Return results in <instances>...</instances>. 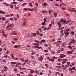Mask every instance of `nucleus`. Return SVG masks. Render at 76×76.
Returning <instances> with one entry per match:
<instances>
[{
	"label": "nucleus",
	"mask_w": 76,
	"mask_h": 76,
	"mask_svg": "<svg viewBox=\"0 0 76 76\" xmlns=\"http://www.w3.org/2000/svg\"><path fill=\"white\" fill-rule=\"evenodd\" d=\"M69 29H66V32L65 31H64V33L65 35V36L67 37V36H68L69 35V33L68 31H69Z\"/></svg>",
	"instance_id": "obj_1"
},
{
	"label": "nucleus",
	"mask_w": 76,
	"mask_h": 76,
	"mask_svg": "<svg viewBox=\"0 0 76 76\" xmlns=\"http://www.w3.org/2000/svg\"><path fill=\"white\" fill-rule=\"evenodd\" d=\"M60 56H61L60 57V58H63L65 57H66V56L65 55L63 54H61Z\"/></svg>",
	"instance_id": "obj_2"
},
{
	"label": "nucleus",
	"mask_w": 76,
	"mask_h": 76,
	"mask_svg": "<svg viewBox=\"0 0 76 76\" xmlns=\"http://www.w3.org/2000/svg\"><path fill=\"white\" fill-rule=\"evenodd\" d=\"M42 4L43 5V6L44 7H46L47 6V3L45 2L44 3H42Z\"/></svg>",
	"instance_id": "obj_3"
},
{
	"label": "nucleus",
	"mask_w": 76,
	"mask_h": 76,
	"mask_svg": "<svg viewBox=\"0 0 76 76\" xmlns=\"http://www.w3.org/2000/svg\"><path fill=\"white\" fill-rule=\"evenodd\" d=\"M72 51H67V54H72Z\"/></svg>",
	"instance_id": "obj_4"
},
{
	"label": "nucleus",
	"mask_w": 76,
	"mask_h": 76,
	"mask_svg": "<svg viewBox=\"0 0 76 76\" xmlns=\"http://www.w3.org/2000/svg\"><path fill=\"white\" fill-rule=\"evenodd\" d=\"M23 26H26V21H25V22H24L23 24Z\"/></svg>",
	"instance_id": "obj_5"
},
{
	"label": "nucleus",
	"mask_w": 76,
	"mask_h": 76,
	"mask_svg": "<svg viewBox=\"0 0 76 76\" xmlns=\"http://www.w3.org/2000/svg\"><path fill=\"white\" fill-rule=\"evenodd\" d=\"M27 10H30V11H32L33 10H34V8H33V9H29V8H28L27 9Z\"/></svg>",
	"instance_id": "obj_6"
},
{
	"label": "nucleus",
	"mask_w": 76,
	"mask_h": 76,
	"mask_svg": "<svg viewBox=\"0 0 76 76\" xmlns=\"http://www.w3.org/2000/svg\"><path fill=\"white\" fill-rule=\"evenodd\" d=\"M0 13H3V14H6V12L1 10L0 11Z\"/></svg>",
	"instance_id": "obj_7"
},
{
	"label": "nucleus",
	"mask_w": 76,
	"mask_h": 76,
	"mask_svg": "<svg viewBox=\"0 0 76 76\" xmlns=\"http://www.w3.org/2000/svg\"><path fill=\"white\" fill-rule=\"evenodd\" d=\"M53 14L54 16H55V18H56L57 17V13H55V12H54Z\"/></svg>",
	"instance_id": "obj_8"
},
{
	"label": "nucleus",
	"mask_w": 76,
	"mask_h": 76,
	"mask_svg": "<svg viewBox=\"0 0 76 76\" xmlns=\"http://www.w3.org/2000/svg\"><path fill=\"white\" fill-rule=\"evenodd\" d=\"M60 22H64V23H65V22H66V21L63 20V19H61L60 21Z\"/></svg>",
	"instance_id": "obj_9"
},
{
	"label": "nucleus",
	"mask_w": 76,
	"mask_h": 76,
	"mask_svg": "<svg viewBox=\"0 0 76 76\" xmlns=\"http://www.w3.org/2000/svg\"><path fill=\"white\" fill-rule=\"evenodd\" d=\"M30 72V73H34L35 72V71L34 70H31Z\"/></svg>",
	"instance_id": "obj_10"
},
{
	"label": "nucleus",
	"mask_w": 76,
	"mask_h": 76,
	"mask_svg": "<svg viewBox=\"0 0 76 76\" xmlns=\"http://www.w3.org/2000/svg\"><path fill=\"white\" fill-rule=\"evenodd\" d=\"M32 35L34 37H35L37 36V34H36V33H33L32 34Z\"/></svg>",
	"instance_id": "obj_11"
},
{
	"label": "nucleus",
	"mask_w": 76,
	"mask_h": 76,
	"mask_svg": "<svg viewBox=\"0 0 76 76\" xmlns=\"http://www.w3.org/2000/svg\"><path fill=\"white\" fill-rule=\"evenodd\" d=\"M62 60L63 61H68V60H67L66 59H65L64 58L62 59Z\"/></svg>",
	"instance_id": "obj_12"
},
{
	"label": "nucleus",
	"mask_w": 76,
	"mask_h": 76,
	"mask_svg": "<svg viewBox=\"0 0 76 76\" xmlns=\"http://www.w3.org/2000/svg\"><path fill=\"white\" fill-rule=\"evenodd\" d=\"M71 22V20H69L67 21H66V24H67V23H69V22Z\"/></svg>",
	"instance_id": "obj_13"
},
{
	"label": "nucleus",
	"mask_w": 76,
	"mask_h": 76,
	"mask_svg": "<svg viewBox=\"0 0 76 76\" xmlns=\"http://www.w3.org/2000/svg\"><path fill=\"white\" fill-rule=\"evenodd\" d=\"M43 60V58L42 56L40 57V61H42Z\"/></svg>",
	"instance_id": "obj_14"
},
{
	"label": "nucleus",
	"mask_w": 76,
	"mask_h": 76,
	"mask_svg": "<svg viewBox=\"0 0 76 76\" xmlns=\"http://www.w3.org/2000/svg\"><path fill=\"white\" fill-rule=\"evenodd\" d=\"M3 4H4L5 6H9V5H8L7 3H6V2L4 3Z\"/></svg>",
	"instance_id": "obj_15"
},
{
	"label": "nucleus",
	"mask_w": 76,
	"mask_h": 76,
	"mask_svg": "<svg viewBox=\"0 0 76 76\" xmlns=\"http://www.w3.org/2000/svg\"><path fill=\"white\" fill-rule=\"evenodd\" d=\"M29 5L30 6V7H32V4L31 3H30L29 4Z\"/></svg>",
	"instance_id": "obj_16"
},
{
	"label": "nucleus",
	"mask_w": 76,
	"mask_h": 76,
	"mask_svg": "<svg viewBox=\"0 0 76 76\" xmlns=\"http://www.w3.org/2000/svg\"><path fill=\"white\" fill-rule=\"evenodd\" d=\"M11 64H16V63L15 62H11Z\"/></svg>",
	"instance_id": "obj_17"
},
{
	"label": "nucleus",
	"mask_w": 76,
	"mask_h": 76,
	"mask_svg": "<svg viewBox=\"0 0 76 76\" xmlns=\"http://www.w3.org/2000/svg\"><path fill=\"white\" fill-rule=\"evenodd\" d=\"M2 33L3 34V36H4V34H5L4 32V30H2Z\"/></svg>",
	"instance_id": "obj_18"
},
{
	"label": "nucleus",
	"mask_w": 76,
	"mask_h": 76,
	"mask_svg": "<svg viewBox=\"0 0 76 76\" xmlns=\"http://www.w3.org/2000/svg\"><path fill=\"white\" fill-rule=\"evenodd\" d=\"M14 47L15 48H18V46H17V45H15L14 46Z\"/></svg>",
	"instance_id": "obj_19"
},
{
	"label": "nucleus",
	"mask_w": 76,
	"mask_h": 76,
	"mask_svg": "<svg viewBox=\"0 0 76 76\" xmlns=\"http://www.w3.org/2000/svg\"><path fill=\"white\" fill-rule=\"evenodd\" d=\"M46 23L45 22H43L42 23V25L43 26L45 25Z\"/></svg>",
	"instance_id": "obj_20"
},
{
	"label": "nucleus",
	"mask_w": 76,
	"mask_h": 76,
	"mask_svg": "<svg viewBox=\"0 0 76 76\" xmlns=\"http://www.w3.org/2000/svg\"><path fill=\"white\" fill-rule=\"evenodd\" d=\"M42 42H45V40L44 39H43L41 41Z\"/></svg>",
	"instance_id": "obj_21"
},
{
	"label": "nucleus",
	"mask_w": 76,
	"mask_h": 76,
	"mask_svg": "<svg viewBox=\"0 0 76 76\" xmlns=\"http://www.w3.org/2000/svg\"><path fill=\"white\" fill-rule=\"evenodd\" d=\"M44 52H45V53H48V50H45Z\"/></svg>",
	"instance_id": "obj_22"
},
{
	"label": "nucleus",
	"mask_w": 76,
	"mask_h": 76,
	"mask_svg": "<svg viewBox=\"0 0 76 76\" xmlns=\"http://www.w3.org/2000/svg\"><path fill=\"white\" fill-rule=\"evenodd\" d=\"M31 58H32V59H34V60H35V58H34V56H31Z\"/></svg>",
	"instance_id": "obj_23"
},
{
	"label": "nucleus",
	"mask_w": 76,
	"mask_h": 76,
	"mask_svg": "<svg viewBox=\"0 0 76 76\" xmlns=\"http://www.w3.org/2000/svg\"><path fill=\"white\" fill-rule=\"evenodd\" d=\"M47 58L49 60V61H51V59L49 57H47Z\"/></svg>",
	"instance_id": "obj_24"
},
{
	"label": "nucleus",
	"mask_w": 76,
	"mask_h": 76,
	"mask_svg": "<svg viewBox=\"0 0 76 76\" xmlns=\"http://www.w3.org/2000/svg\"><path fill=\"white\" fill-rule=\"evenodd\" d=\"M10 7L11 9H13V5H11Z\"/></svg>",
	"instance_id": "obj_25"
},
{
	"label": "nucleus",
	"mask_w": 76,
	"mask_h": 76,
	"mask_svg": "<svg viewBox=\"0 0 76 76\" xmlns=\"http://www.w3.org/2000/svg\"><path fill=\"white\" fill-rule=\"evenodd\" d=\"M71 34L73 35L75 34V33H74V32H73V31H72L71 32Z\"/></svg>",
	"instance_id": "obj_26"
},
{
	"label": "nucleus",
	"mask_w": 76,
	"mask_h": 76,
	"mask_svg": "<svg viewBox=\"0 0 76 76\" xmlns=\"http://www.w3.org/2000/svg\"><path fill=\"white\" fill-rule=\"evenodd\" d=\"M11 26H12L11 25L7 26V28H9V27H11Z\"/></svg>",
	"instance_id": "obj_27"
},
{
	"label": "nucleus",
	"mask_w": 76,
	"mask_h": 76,
	"mask_svg": "<svg viewBox=\"0 0 76 76\" xmlns=\"http://www.w3.org/2000/svg\"><path fill=\"white\" fill-rule=\"evenodd\" d=\"M69 71H72V69L71 68H70L69 69Z\"/></svg>",
	"instance_id": "obj_28"
},
{
	"label": "nucleus",
	"mask_w": 76,
	"mask_h": 76,
	"mask_svg": "<svg viewBox=\"0 0 76 76\" xmlns=\"http://www.w3.org/2000/svg\"><path fill=\"white\" fill-rule=\"evenodd\" d=\"M4 69H8V68H7V66H4Z\"/></svg>",
	"instance_id": "obj_29"
},
{
	"label": "nucleus",
	"mask_w": 76,
	"mask_h": 76,
	"mask_svg": "<svg viewBox=\"0 0 76 76\" xmlns=\"http://www.w3.org/2000/svg\"><path fill=\"white\" fill-rule=\"evenodd\" d=\"M26 3H24L22 4V6H25V5H26Z\"/></svg>",
	"instance_id": "obj_30"
},
{
	"label": "nucleus",
	"mask_w": 76,
	"mask_h": 76,
	"mask_svg": "<svg viewBox=\"0 0 76 76\" xmlns=\"http://www.w3.org/2000/svg\"><path fill=\"white\" fill-rule=\"evenodd\" d=\"M4 37H5V38H6L7 37V35L6 34H4V36H3Z\"/></svg>",
	"instance_id": "obj_31"
},
{
	"label": "nucleus",
	"mask_w": 76,
	"mask_h": 76,
	"mask_svg": "<svg viewBox=\"0 0 76 76\" xmlns=\"http://www.w3.org/2000/svg\"><path fill=\"white\" fill-rule=\"evenodd\" d=\"M61 51H64V50L63 49V48H62L61 49Z\"/></svg>",
	"instance_id": "obj_32"
},
{
	"label": "nucleus",
	"mask_w": 76,
	"mask_h": 76,
	"mask_svg": "<svg viewBox=\"0 0 76 76\" xmlns=\"http://www.w3.org/2000/svg\"><path fill=\"white\" fill-rule=\"evenodd\" d=\"M55 44L57 46H58V43H57V42H55Z\"/></svg>",
	"instance_id": "obj_33"
},
{
	"label": "nucleus",
	"mask_w": 76,
	"mask_h": 76,
	"mask_svg": "<svg viewBox=\"0 0 76 76\" xmlns=\"http://www.w3.org/2000/svg\"><path fill=\"white\" fill-rule=\"evenodd\" d=\"M58 26L60 25H61V23L60 22H58Z\"/></svg>",
	"instance_id": "obj_34"
},
{
	"label": "nucleus",
	"mask_w": 76,
	"mask_h": 76,
	"mask_svg": "<svg viewBox=\"0 0 76 76\" xmlns=\"http://www.w3.org/2000/svg\"><path fill=\"white\" fill-rule=\"evenodd\" d=\"M43 13H48V12L47 11H43Z\"/></svg>",
	"instance_id": "obj_35"
},
{
	"label": "nucleus",
	"mask_w": 76,
	"mask_h": 76,
	"mask_svg": "<svg viewBox=\"0 0 76 76\" xmlns=\"http://www.w3.org/2000/svg\"><path fill=\"white\" fill-rule=\"evenodd\" d=\"M35 4L36 5V6H38V4H37V3H35Z\"/></svg>",
	"instance_id": "obj_36"
},
{
	"label": "nucleus",
	"mask_w": 76,
	"mask_h": 76,
	"mask_svg": "<svg viewBox=\"0 0 76 76\" xmlns=\"http://www.w3.org/2000/svg\"><path fill=\"white\" fill-rule=\"evenodd\" d=\"M35 72L36 74H38V71L36 70L35 71Z\"/></svg>",
	"instance_id": "obj_37"
},
{
	"label": "nucleus",
	"mask_w": 76,
	"mask_h": 76,
	"mask_svg": "<svg viewBox=\"0 0 76 76\" xmlns=\"http://www.w3.org/2000/svg\"><path fill=\"white\" fill-rule=\"evenodd\" d=\"M46 18H44V21L45 22H47V20H46Z\"/></svg>",
	"instance_id": "obj_38"
},
{
	"label": "nucleus",
	"mask_w": 76,
	"mask_h": 76,
	"mask_svg": "<svg viewBox=\"0 0 76 76\" xmlns=\"http://www.w3.org/2000/svg\"><path fill=\"white\" fill-rule=\"evenodd\" d=\"M17 34L16 33H12V35H16Z\"/></svg>",
	"instance_id": "obj_39"
},
{
	"label": "nucleus",
	"mask_w": 76,
	"mask_h": 76,
	"mask_svg": "<svg viewBox=\"0 0 76 76\" xmlns=\"http://www.w3.org/2000/svg\"><path fill=\"white\" fill-rule=\"evenodd\" d=\"M20 60H22V61H25V60H24V59H23V58H21Z\"/></svg>",
	"instance_id": "obj_40"
},
{
	"label": "nucleus",
	"mask_w": 76,
	"mask_h": 76,
	"mask_svg": "<svg viewBox=\"0 0 76 76\" xmlns=\"http://www.w3.org/2000/svg\"><path fill=\"white\" fill-rule=\"evenodd\" d=\"M62 5L63 6H66V4H65L63 3H62Z\"/></svg>",
	"instance_id": "obj_41"
},
{
	"label": "nucleus",
	"mask_w": 76,
	"mask_h": 76,
	"mask_svg": "<svg viewBox=\"0 0 76 76\" xmlns=\"http://www.w3.org/2000/svg\"><path fill=\"white\" fill-rule=\"evenodd\" d=\"M49 14H51V10H50L49 12Z\"/></svg>",
	"instance_id": "obj_42"
},
{
	"label": "nucleus",
	"mask_w": 76,
	"mask_h": 76,
	"mask_svg": "<svg viewBox=\"0 0 76 76\" xmlns=\"http://www.w3.org/2000/svg\"><path fill=\"white\" fill-rule=\"evenodd\" d=\"M58 61H62V60H61L60 59H58Z\"/></svg>",
	"instance_id": "obj_43"
},
{
	"label": "nucleus",
	"mask_w": 76,
	"mask_h": 76,
	"mask_svg": "<svg viewBox=\"0 0 76 76\" xmlns=\"http://www.w3.org/2000/svg\"><path fill=\"white\" fill-rule=\"evenodd\" d=\"M17 17L18 19L19 18V15H18V14H17Z\"/></svg>",
	"instance_id": "obj_44"
},
{
	"label": "nucleus",
	"mask_w": 76,
	"mask_h": 76,
	"mask_svg": "<svg viewBox=\"0 0 76 76\" xmlns=\"http://www.w3.org/2000/svg\"><path fill=\"white\" fill-rule=\"evenodd\" d=\"M60 51L59 50H58L57 52V53H60Z\"/></svg>",
	"instance_id": "obj_45"
},
{
	"label": "nucleus",
	"mask_w": 76,
	"mask_h": 76,
	"mask_svg": "<svg viewBox=\"0 0 76 76\" xmlns=\"http://www.w3.org/2000/svg\"><path fill=\"white\" fill-rule=\"evenodd\" d=\"M35 42H37V43H39V41H38L37 40L35 41Z\"/></svg>",
	"instance_id": "obj_46"
},
{
	"label": "nucleus",
	"mask_w": 76,
	"mask_h": 76,
	"mask_svg": "<svg viewBox=\"0 0 76 76\" xmlns=\"http://www.w3.org/2000/svg\"><path fill=\"white\" fill-rule=\"evenodd\" d=\"M18 39H17V38H15V39H14V40L15 41H18Z\"/></svg>",
	"instance_id": "obj_47"
},
{
	"label": "nucleus",
	"mask_w": 76,
	"mask_h": 76,
	"mask_svg": "<svg viewBox=\"0 0 76 76\" xmlns=\"http://www.w3.org/2000/svg\"><path fill=\"white\" fill-rule=\"evenodd\" d=\"M45 45L46 46V47H48V45L47 44H45Z\"/></svg>",
	"instance_id": "obj_48"
},
{
	"label": "nucleus",
	"mask_w": 76,
	"mask_h": 76,
	"mask_svg": "<svg viewBox=\"0 0 76 76\" xmlns=\"http://www.w3.org/2000/svg\"><path fill=\"white\" fill-rule=\"evenodd\" d=\"M45 66H46V67H48V64H45Z\"/></svg>",
	"instance_id": "obj_49"
},
{
	"label": "nucleus",
	"mask_w": 76,
	"mask_h": 76,
	"mask_svg": "<svg viewBox=\"0 0 76 76\" xmlns=\"http://www.w3.org/2000/svg\"><path fill=\"white\" fill-rule=\"evenodd\" d=\"M55 6H57V7H58V5L57 4H55Z\"/></svg>",
	"instance_id": "obj_50"
},
{
	"label": "nucleus",
	"mask_w": 76,
	"mask_h": 76,
	"mask_svg": "<svg viewBox=\"0 0 76 76\" xmlns=\"http://www.w3.org/2000/svg\"><path fill=\"white\" fill-rule=\"evenodd\" d=\"M2 20H6V18H2Z\"/></svg>",
	"instance_id": "obj_51"
},
{
	"label": "nucleus",
	"mask_w": 76,
	"mask_h": 76,
	"mask_svg": "<svg viewBox=\"0 0 76 76\" xmlns=\"http://www.w3.org/2000/svg\"><path fill=\"white\" fill-rule=\"evenodd\" d=\"M28 61H29L28 60H25V62L27 63L28 62Z\"/></svg>",
	"instance_id": "obj_52"
},
{
	"label": "nucleus",
	"mask_w": 76,
	"mask_h": 76,
	"mask_svg": "<svg viewBox=\"0 0 76 76\" xmlns=\"http://www.w3.org/2000/svg\"><path fill=\"white\" fill-rule=\"evenodd\" d=\"M34 47H35V48H39V47L36 46H34Z\"/></svg>",
	"instance_id": "obj_53"
},
{
	"label": "nucleus",
	"mask_w": 76,
	"mask_h": 76,
	"mask_svg": "<svg viewBox=\"0 0 76 76\" xmlns=\"http://www.w3.org/2000/svg\"><path fill=\"white\" fill-rule=\"evenodd\" d=\"M65 67H69V65H66L65 66Z\"/></svg>",
	"instance_id": "obj_54"
},
{
	"label": "nucleus",
	"mask_w": 76,
	"mask_h": 76,
	"mask_svg": "<svg viewBox=\"0 0 76 76\" xmlns=\"http://www.w3.org/2000/svg\"><path fill=\"white\" fill-rule=\"evenodd\" d=\"M63 30H62L61 32V34H63Z\"/></svg>",
	"instance_id": "obj_55"
},
{
	"label": "nucleus",
	"mask_w": 76,
	"mask_h": 76,
	"mask_svg": "<svg viewBox=\"0 0 76 76\" xmlns=\"http://www.w3.org/2000/svg\"><path fill=\"white\" fill-rule=\"evenodd\" d=\"M10 53V52H9V50H8L7 53V54H9V53Z\"/></svg>",
	"instance_id": "obj_56"
},
{
	"label": "nucleus",
	"mask_w": 76,
	"mask_h": 76,
	"mask_svg": "<svg viewBox=\"0 0 76 76\" xmlns=\"http://www.w3.org/2000/svg\"><path fill=\"white\" fill-rule=\"evenodd\" d=\"M38 44V43H35L34 45H36L37 46Z\"/></svg>",
	"instance_id": "obj_57"
},
{
	"label": "nucleus",
	"mask_w": 76,
	"mask_h": 76,
	"mask_svg": "<svg viewBox=\"0 0 76 76\" xmlns=\"http://www.w3.org/2000/svg\"><path fill=\"white\" fill-rule=\"evenodd\" d=\"M69 48H70V49H72V46H69Z\"/></svg>",
	"instance_id": "obj_58"
},
{
	"label": "nucleus",
	"mask_w": 76,
	"mask_h": 76,
	"mask_svg": "<svg viewBox=\"0 0 76 76\" xmlns=\"http://www.w3.org/2000/svg\"><path fill=\"white\" fill-rule=\"evenodd\" d=\"M17 65H21V64H20V63H18Z\"/></svg>",
	"instance_id": "obj_59"
},
{
	"label": "nucleus",
	"mask_w": 76,
	"mask_h": 76,
	"mask_svg": "<svg viewBox=\"0 0 76 76\" xmlns=\"http://www.w3.org/2000/svg\"><path fill=\"white\" fill-rule=\"evenodd\" d=\"M67 64H68V65H70V62H67Z\"/></svg>",
	"instance_id": "obj_60"
},
{
	"label": "nucleus",
	"mask_w": 76,
	"mask_h": 76,
	"mask_svg": "<svg viewBox=\"0 0 76 76\" xmlns=\"http://www.w3.org/2000/svg\"><path fill=\"white\" fill-rule=\"evenodd\" d=\"M52 53H53V54H55V53H54V52L53 51H52Z\"/></svg>",
	"instance_id": "obj_61"
},
{
	"label": "nucleus",
	"mask_w": 76,
	"mask_h": 76,
	"mask_svg": "<svg viewBox=\"0 0 76 76\" xmlns=\"http://www.w3.org/2000/svg\"><path fill=\"white\" fill-rule=\"evenodd\" d=\"M72 70H75V67H73L72 68Z\"/></svg>",
	"instance_id": "obj_62"
},
{
	"label": "nucleus",
	"mask_w": 76,
	"mask_h": 76,
	"mask_svg": "<svg viewBox=\"0 0 76 76\" xmlns=\"http://www.w3.org/2000/svg\"><path fill=\"white\" fill-rule=\"evenodd\" d=\"M63 35H64V33H62V35H61V37H63Z\"/></svg>",
	"instance_id": "obj_63"
},
{
	"label": "nucleus",
	"mask_w": 76,
	"mask_h": 76,
	"mask_svg": "<svg viewBox=\"0 0 76 76\" xmlns=\"http://www.w3.org/2000/svg\"><path fill=\"white\" fill-rule=\"evenodd\" d=\"M66 63V62L63 61L62 62V64H64V63Z\"/></svg>",
	"instance_id": "obj_64"
}]
</instances>
